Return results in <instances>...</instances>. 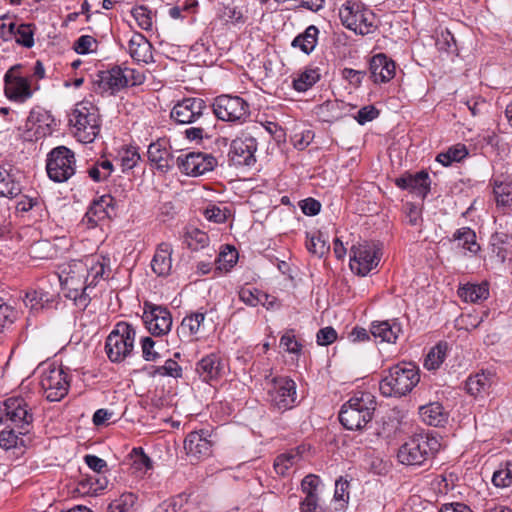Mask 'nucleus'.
<instances>
[{"label": "nucleus", "mask_w": 512, "mask_h": 512, "mask_svg": "<svg viewBox=\"0 0 512 512\" xmlns=\"http://www.w3.org/2000/svg\"><path fill=\"white\" fill-rule=\"evenodd\" d=\"M89 265L82 260H73L62 270L60 282L66 291L65 296L85 310L91 301L89 287Z\"/></svg>", "instance_id": "obj_1"}, {"label": "nucleus", "mask_w": 512, "mask_h": 512, "mask_svg": "<svg viewBox=\"0 0 512 512\" xmlns=\"http://www.w3.org/2000/svg\"><path fill=\"white\" fill-rule=\"evenodd\" d=\"M440 448L441 444L437 437L416 434L400 446L397 458L404 465L425 466L432 463Z\"/></svg>", "instance_id": "obj_2"}, {"label": "nucleus", "mask_w": 512, "mask_h": 512, "mask_svg": "<svg viewBox=\"0 0 512 512\" xmlns=\"http://www.w3.org/2000/svg\"><path fill=\"white\" fill-rule=\"evenodd\" d=\"M419 381L418 367L411 362H401L388 370L379 383V389L385 397H402L410 393Z\"/></svg>", "instance_id": "obj_3"}, {"label": "nucleus", "mask_w": 512, "mask_h": 512, "mask_svg": "<svg viewBox=\"0 0 512 512\" xmlns=\"http://www.w3.org/2000/svg\"><path fill=\"white\" fill-rule=\"evenodd\" d=\"M376 405L372 394L356 393L342 405L339 421L348 430H361L372 420Z\"/></svg>", "instance_id": "obj_4"}, {"label": "nucleus", "mask_w": 512, "mask_h": 512, "mask_svg": "<svg viewBox=\"0 0 512 512\" xmlns=\"http://www.w3.org/2000/svg\"><path fill=\"white\" fill-rule=\"evenodd\" d=\"M69 122L75 128V136L83 143L93 142L100 132L98 108L89 101L75 105Z\"/></svg>", "instance_id": "obj_5"}, {"label": "nucleus", "mask_w": 512, "mask_h": 512, "mask_svg": "<svg viewBox=\"0 0 512 512\" xmlns=\"http://www.w3.org/2000/svg\"><path fill=\"white\" fill-rule=\"evenodd\" d=\"M136 331L133 325L119 322L105 341V352L113 363H121L133 354Z\"/></svg>", "instance_id": "obj_6"}, {"label": "nucleus", "mask_w": 512, "mask_h": 512, "mask_svg": "<svg viewBox=\"0 0 512 512\" xmlns=\"http://www.w3.org/2000/svg\"><path fill=\"white\" fill-rule=\"evenodd\" d=\"M342 24L359 35H368L376 29V16L360 2L346 1L339 8Z\"/></svg>", "instance_id": "obj_7"}, {"label": "nucleus", "mask_w": 512, "mask_h": 512, "mask_svg": "<svg viewBox=\"0 0 512 512\" xmlns=\"http://www.w3.org/2000/svg\"><path fill=\"white\" fill-rule=\"evenodd\" d=\"M37 371L40 374L41 388L48 401H60L67 395L70 383L61 366L53 363H41Z\"/></svg>", "instance_id": "obj_8"}, {"label": "nucleus", "mask_w": 512, "mask_h": 512, "mask_svg": "<svg viewBox=\"0 0 512 512\" xmlns=\"http://www.w3.org/2000/svg\"><path fill=\"white\" fill-rule=\"evenodd\" d=\"M75 155L65 146L52 149L46 161V171L49 178L58 183L66 182L75 174Z\"/></svg>", "instance_id": "obj_9"}, {"label": "nucleus", "mask_w": 512, "mask_h": 512, "mask_svg": "<svg viewBox=\"0 0 512 512\" xmlns=\"http://www.w3.org/2000/svg\"><path fill=\"white\" fill-rule=\"evenodd\" d=\"M170 118L177 124L188 125L205 123L211 118L206 101L199 97H187L176 102L170 112Z\"/></svg>", "instance_id": "obj_10"}, {"label": "nucleus", "mask_w": 512, "mask_h": 512, "mask_svg": "<svg viewBox=\"0 0 512 512\" xmlns=\"http://www.w3.org/2000/svg\"><path fill=\"white\" fill-rule=\"evenodd\" d=\"M212 107L214 115L222 121L242 122L249 116V105L239 96L220 95Z\"/></svg>", "instance_id": "obj_11"}, {"label": "nucleus", "mask_w": 512, "mask_h": 512, "mask_svg": "<svg viewBox=\"0 0 512 512\" xmlns=\"http://www.w3.org/2000/svg\"><path fill=\"white\" fill-rule=\"evenodd\" d=\"M380 261V248L374 243L364 242L350 249V268L360 276H366Z\"/></svg>", "instance_id": "obj_12"}, {"label": "nucleus", "mask_w": 512, "mask_h": 512, "mask_svg": "<svg viewBox=\"0 0 512 512\" xmlns=\"http://www.w3.org/2000/svg\"><path fill=\"white\" fill-rule=\"evenodd\" d=\"M267 392L269 402L278 410L286 411L296 403V384L289 377L273 378Z\"/></svg>", "instance_id": "obj_13"}, {"label": "nucleus", "mask_w": 512, "mask_h": 512, "mask_svg": "<svg viewBox=\"0 0 512 512\" xmlns=\"http://www.w3.org/2000/svg\"><path fill=\"white\" fill-rule=\"evenodd\" d=\"M176 165L181 173L197 177L213 171L217 166V159L204 152L180 153L176 157Z\"/></svg>", "instance_id": "obj_14"}, {"label": "nucleus", "mask_w": 512, "mask_h": 512, "mask_svg": "<svg viewBox=\"0 0 512 512\" xmlns=\"http://www.w3.org/2000/svg\"><path fill=\"white\" fill-rule=\"evenodd\" d=\"M142 319L148 331L154 336L166 335L172 327L170 311L149 301L144 302Z\"/></svg>", "instance_id": "obj_15"}, {"label": "nucleus", "mask_w": 512, "mask_h": 512, "mask_svg": "<svg viewBox=\"0 0 512 512\" xmlns=\"http://www.w3.org/2000/svg\"><path fill=\"white\" fill-rule=\"evenodd\" d=\"M257 141L252 136L237 137L231 142L229 160L235 166H251L256 162Z\"/></svg>", "instance_id": "obj_16"}, {"label": "nucleus", "mask_w": 512, "mask_h": 512, "mask_svg": "<svg viewBox=\"0 0 512 512\" xmlns=\"http://www.w3.org/2000/svg\"><path fill=\"white\" fill-rule=\"evenodd\" d=\"M147 157L150 165L162 173L170 171L176 163L169 141L165 138H160L148 146Z\"/></svg>", "instance_id": "obj_17"}, {"label": "nucleus", "mask_w": 512, "mask_h": 512, "mask_svg": "<svg viewBox=\"0 0 512 512\" xmlns=\"http://www.w3.org/2000/svg\"><path fill=\"white\" fill-rule=\"evenodd\" d=\"M3 405L6 418L14 423L16 427L24 429L33 422L32 409L25 398L12 396L7 398Z\"/></svg>", "instance_id": "obj_18"}, {"label": "nucleus", "mask_w": 512, "mask_h": 512, "mask_svg": "<svg viewBox=\"0 0 512 512\" xmlns=\"http://www.w3.org/2000/svg\"><path fill=\"white\" fill-rule=\"evenodd\" d=\"M20 66L11 67L4 76L5 96L15 102L22 103L31 97L32 91L28 81L18 74Z\"/></svg>", "instance_id": "obj_19"}, {"label": "nucleus", "mask_w": 512, "mask_h": 512, "mask_svg": "<svg viewBox=\"0 0 512 512\" xmlns=\"http://www.w3.org/2000/svg\"><path fill=\"white\" fill-rule=\"evenodd\" d=\"M34 31L30 24H19L14 22H2V41L5 43L15 41L26 48L34 45Z\"/></svg>", "instance_id": "obj_20"}, {"label": "nucleus", "mask_w": 512, "mask_h": 512, "mask_svg": "<svg viewBox=\"0 0 512 512\" xmlns=\"http://www.w3.org/2000/svg\"><path fill=\"white\" fill-rule=\"evenodd\" d=\"M208 430L193 431L184 441L187 455L196 460L208 457L212 453V442L208 439Z\"/></svg>", "instance_id": "obj_21"}, {"label": "nucleus", "mask_w": 512, "mask_h": 512, "mask_svg": "<svg viewBox=\"0 0 512 512\" xmlns=\"http://www.w3.org/2000/svg\"><path fill=\"white\" fill-rule=\"evenodd\" d=\"M369 70L370 78L374 83H387L395 76L396 64L384 53H379L370 59Z\"/></svg>", "instance_id": "obj_22"}, {"label": "nucleus", "mask_w": 512, "mask_h": 512, "mask_svg": "<svg viewBox=\"0 0 512 512\" xmlns=\"http://www.w3.org/2000/svg\"><path fill=\"white\" fill-rule=\"evenodd\" d=\"M430 177L429 174L422 170L416 174H405L396 178L395 184L403 189L409 190L411 193L424 199L430 191Z\"/></svg>", "instance_id": "obj_23"}, {"label": "nucleus", "mask_w": 512, "mask_h": 512, "mask_svg": "<svg viewBox=\"0 0 512 512\" xmlns=\"http://www.w3.org/2000/svg\"><path fill=\"white\" fill-rule=\"evenodd\" d=\"M116 216V200L111 195H103L99 199L93 201L89 207L86 217L89 223L96 224L100 220L106 218L112 219Z\"/></svg>", "instance_id": "obj_24"}, {"label": "nucleus", "mask_w": 512, "mask_h": 512, "mask_svg": "<svg viewBox=\"0 0 512 512\" xmlns=\"http://www.w3.org/2000/svg\"><path fill=\"white\" fill-rule=\"evenodd\" d=\"M128 52L131 58L140 63H149L153 60L152 44L141 33H134L128 42Z\"/></svg>", "instance_id": "obj_25"}, {"label": "nucleus", "mask_w": 512, "mask_h": 512, "mask_svg": "<svg viewBox=\"0 0 512 512\" xmlns=\"http://www.w3.org/2000/svg\"><path fill=\"white\" fill-rule=\"evenodd\" d=\"M99 85L105 91H110L112 94L127 87V79L125 78L123 68L114 66L109 70L101 71L99 73Z\"/></svg>", "instance_id": "obj_26"}, {"label": "nucleus", "mask_w": 512, "mask_h": 512, "mask_svg": "<svg viewBox=\"0 0 512 512\" xmlns=\"http://www.w3.org/2000/svg\"><path fill=\"white\" fill-rule=\"evenodd\" d=\"M223 370L221 358L216 354L203 357L196 366V371L204 382L217 380Z\"/></svg>", "instance_id": "obj_27"}, {"label": "nucleus", "mask_w": 512, "mask_h": 512, "mask_svg": "<svg viewBox=\"0 0 512 512\" xmlns=\"http://www.w3.org/2000/svg\"><path fill=\"white\" fill-rule=\"evenodd\" d=\"M21 300V292L14 291L11 294L2 290V327L5 323L12 324L19 318Z\"/></svg>", "instance_id": "obj_28"}, {"label": "nucleus", "mask_w": 512, "mask_h": 512, "mask_svg": "<svg viewBox=\"0 0 512 512\" xmlns=\"http://www.w3.org/2000/svg\"><path fill=\"white\" fill-rule=\"evenodd\" d=\"M172 247L169 243L158 245L154 257L151 261V268L155 274L161 277L168 276L172 268Z\"/></svg>", "instance_id": "obj_29"}, {"label": "nucleus", "mask_w": 512, "mask_h": 512, "mask_svg": "<svg viewBox=\"0 0 512 512\" xmlns=\"http://www.w3.org/2000/svg\"><path fill=\"white\" fill-rule=\"evenodd\" d=\"M24 174L18 169H10L6 176H2V197L10 199L19 196L22 193V181Z\"/></svg>", "instance_id": "obj_30"}, {"label": "nucleus", "mask_w": 512, "mask_h": 512, "mask_svg": "<svg viewBox=\"0 0 512 512\" xmlns=\"http://www.w3.org/2000/svg\"><path fill=\"white\" fill-rule=\"evenodd\" d=\"M370 332L375 338H381L382 341L394 343L401 332V326L397 322L390 323L388 321L372 323Z\"/></svg>", "instance_id": "obj_31"}, {"label": "nucleus", "mask_w": 512, "mask_h": 512, "mask_svg": "<svg viewBox=\"0 0 512 512\" xmlns=\"http://www.w3.org/2000/svg\"><path fill=\"white\" fill-rule=\"evenodd\" d=\"M318 35L319 29L315 25H310L293 39L291 45L300 48L305 54H310L316 47Z\"/></svg>", "instance_id": "obj_32"}, {"label": "nucleus", "mask_w": 512, "mask_h": 512, "mask_svg": "<svg viewBox=\"0 0 512 512\" xmlns=\"http://www.w3.org/2000/svg\"><path fill=\"white\" fill-rule=\"evenodd\" d=\"M2 450L4 451L2 458H10V453L19 457L24 453L23 439L19 438L12 429L2 430Z\"/></svg>", "instance_id": "obj_33"}, {"label": "nucleus", "mask_w": 512, "mask_h": 512, "mask_svg": "<svg viewBox=\"0 0 512 512\" xmlns=\"http://www.w3.org/2000/svg\"><path fill=\"white\" fill-rule=\"evenodd\" d=\"M492 384V376L490 374L476 373L475 375H471L466 380V391L470 395L477 397L484 393H487Z\"/></svg>", "instance_id": "obj_34"}, {"label": "nucleus", "mask_w": 512, "mask_h": 512, "mask_svg": "<svg viewBox=\"0 0 512 512\" xmlns=\"http://www.w3.org/2000/svg\"><path fill=\"white\" fill-rule=\"evenodd\" d=\"M420 416L425 423L430 426H440L446 420L443 406L438 402L429 403L421 406L419 409Z\"/></svg>", "instance_id": "obj_35"}, {"label": "nucleus", "mask_w": 512, "mask_h": 512, "mask_svg": "<svg viewBox=\"0 0 512 512\" xmlns=\"http://www.w3.org/2000/svg\"><path fill=\"white\" fill-rule=\"evenodd\" d=\"M459 297L466 302H477L485 300L489 296V287L487 283L471 284L467 283L458 290Z\"/></svg>", "instance_id": "obj_36"}, {"label": "nucleus", "mask_w": 512, "mask_h": 512, "mask_svg": "<svg viewBox=\"0 0 512 512\" xmlns=\"http://www.w3.org/2000/svg\"><path fill=\"white\" fill-rule=\"evenodd\" d=\"M217 17L226 24L243 25L247 17L244 15L242 9L234 3L224 5L222 4L217 11Z\"/></svg>", "instance_id": "obj_37"}, {"label": "nucleus", "mask_w": 512, "mask_h": 512, "mask_svg": "<svg viewBox=\"0 0 512 512\" xmlns=\"http://www.w3.org/2000/svg\"><path fill=\"white\" fill-rule=\"evenodd\" d=\"M321 74L318 67L306 68L298 78L293 80V87L298 92H305L320 80Z\"/></svg>", "instance_id": "obj_38"}, {"label": "nucleus", "mask_w": 512, "mask_h": 512, "mask_svg": "<svg viewBox=\"0 0 512 512\" xmlns=\"http://www.w3.org/2000/svg\"><path fill=\"white\" fill-rule=\"evenodd\" d=\"M447 348L446 342H439L432 347L424 359V367L427 370H437L446 358Z\"/></svg>", "instance_id": "obj_39"}, {"label": "nucleus", "mask_w": 512, "mask_h": 512, "mask_svg": "<svg viewBox=\"0 0 512 512\" xmlns=\"http://www.w3.org/2000/svg\"><path fill=\"white\" fill-rule=\"evenodd\" d=\"M204 319L205 314L200 312L184 317L180 327L178 328L179 335L188 338L197 334Z\"/></svg>", "instance_id": "obj_40"}, {"label": "nucleus", "mask_w": 512, "mask_h": 512, "mask_svg": "<svg viewBox=\"0 0 512 512\" xmlns=\"http://www.w3.org/2000/svg\"><path fill=\"white\" fill-rule=\"evenodd\" d=\"M306 238V248L311 254L321 258L329 252L330 246L319 231L307 233Z\"/></svg>", "instance_id": "obj_41"}, {"label": "nucleus", "mask_w": 512, "mask_h": 512, "mask_svg": "<svg viewBox=\"0 0 512 512\" xmlns=\"http://www.w3.org/2000/svg\"><path fill=\"white\" fill-rule=\"evenodd\" d=\"M29 121L35 125V131L40 136L50 135L52 133L51 124L54 122V119L51 117L48 112H32L29 117Z\"/></svg>", "instance_id": "obj_42"}, {"label": "nucleus", "mask_w": 512, "mask_h": 512, "mask_svg": "<svg viewBox=\"0 0 512 512\" xmlns=\"http://www.w3.org/2000/svg\"><path fill=\"white\" fill-rule=\"evenodd\" d=\"M453 239L459 241V245L470 252L476 253L480 248L476 242L475 232L469 227L458 229L454 233Z\"/></svg>", "instance_id": "obj_43"}, {"label": "nucleus", "mask_w": 512, "mask_h": 512, "mask_svg": "<svg viewBox=\"0 0 512 512\" xmlns=\"http://www.w3.org/2000/svg\"><path fill=\"white\" fill-rule=\"evenodd\" d=\"M88 175L96 182L106 180L113 172V164L108 159H102L95 162L88 168Z\"/></svg>", "instance_id": "obj_44"}, {"label": "nucleus", "mask_w": 512, "mask_h": 512, "mask_svg": "<svg viewBox=\"0 0 512 512\" xmlns=\"http://www.w3.org/2000/svg\"><path fill=\"white\" fill-rule=\"evenodd\" d=\"M151 376H169L173 378H181L182 377V368L181 366L173 359H168L165 361L162 366H154L152 367V372H150Z\"/></svg>", "instance_id": "obj_45"}, {"label": "nucleus", "mask_w": 512, "mask_h": 512, "mask_svg": "<svg viewBox=\"0 0 512 512\" xmlns=\"http://www.w3.org/2000/svg\"><path fill=\"white\" fill-rule=\"evenodd\" d=\"M184 242L190 249L198 250L208 245L209 236L207 233L194 228L185 234Z\"/></svg>", "instance_id": "obj_46"}, {"label": "nucleus", "mask_w": 512, "mask_h": 512, "mask_svg": "<svg viewBox=\"0 0 512 512\" xmlns=\"http://www.w3.org/2000/svg\"><path fill=\"white\" fill-rule=\"evenodd\" d=\"M228 251H221L215 260L216 270L229 271L237 262L238 253L234 248L227 246Z\"/></svg>", "instance_id": "obj_47"}, {"label": "nucleus", "mask_w": 512, "mask_h": 512, "mask_svg": "<svg viewBox=\"0 0 512 512\" xmlns=\"http://www.w3.org/2000/svg\"><path fill=\"white\" fill-rule=\"evenodd\" d=\"M435 45L439 51L456 53L457 45L454 35L449 30H442L437 34Z\"/></svg>", "instance_id": "obj_48"}, {"label": "nucleus", "mask_w": 512, "mask_h": 512, "mask_svg": "<svg viewBox=\"0 0 512 512\" xmlns=\"http://www.w3.org/2000/svg\"><path fill=\"white\" fill-rule=\"evenodd\" d=\"M492 482L496 487L506 488L512 485L511 463L507 461L504 467L494 472Z\"/></svg>", "instance_id": "obj_49"}, {"label": "nucleus", "mask_w": 512, "mask_h": 512, "mask_svg": "<svg viewBox=\"0 0 512 512\" xmlns=\"http://www.w3.org/2000/svg\"><path fill=\"white\" fill-rule=\"evenodd\" d=\"M98 46L97 40L90 35L80 36L73 44V49L77 54H89L96 51Z\"/></svg>", "instance_id": "obj_50"}, {"label": "nucleus", "mask_w": 512, "mask_h": 512, "mask_svg": "<svg viewBox=\"0 0 512 512\" xmlns=\"http://www.w3.org/2000/svg\"><path fill=\"white\" fill-rule=\"evenodd\" d=\"M230 215V209L219 205H209L204 210V216L207 220L214 223H224Z\"/></svg>", "instance_id": "obj_51"}, {"label": "nucleus", "mask_w": 512, "mask_h": 512, "mask_svg": "<svg viewBox=\"0 0 512 512\" xmlns=\"http://www.w3.org/2000/svg\"><path fill=\"white\" fill-rule=\"evenodd\" d=\"M132 16L136 20L138 26L143 30H151L153 21L151 11L145 6H138L132 9Z\"/></svg>", "instance_id": "obj_52"}, {"label": "nucleus", "mask_w": 512, "mask_h": 512, "mask_svg": "<svg viewBox=\"0 0 512 512\" xmlns=\"http://www.w3.org/2000/svg\"><path fill=\"white\" fill-rule=\"evenodd\" d=\"M299 459L298 454L286 453L276 457L274 461V469L277 474L284 476L288 469L292 467Z\"/></svg>", "instance_id": "obj_53"}, {"label": "nucleus", "mask_w": 512, "mask_h": 512, "mask_svg": "<svg viewBox=\"0 0 512 512\" xmlns=\"http://www.w3.org/2000/svg\"><path fill=\"white\" fill-rule=\"evenodd\" d=\"M142 357L145 361L156 362L160 358L159 352L155 349L156 342L151 337H143L140 341Z\"/></svg>", "instance_id": "obj_54"}, {"label": "nucleus", "mask_w": 512, "mask_h": 512, "mask_svg": "<svg viewBox=\"0 0 512 512\" xmlns=\"http://www.w3.org/2000/svg\"><path fill=\"white\" fill-rule=\"evenodd\" d=\"M136 499L133 493L123 494L119 500L109 504L108 512H129Z\"/></svg>", "instance_id": "obj_55"}, {"label": "nucleus", "mask_w": 512, "mask_h": 512, "mask_svg": "<svg viewBox=\"0 0 512 512\" xmlns=\"http://www.w3.org/2000/svg\"><path fill=\"white\" fill-rule=\"evenodd\" d=\"M280 346L283 347L285 351L293 354H299L302 348V345L296 340L293 330H289L282 335Z\"/></svg>", "instance_id": "obj_56"}, {"label": "nucleus", "mask_w": 512, "mask_h": 512, "mask_svg": "<svg viewBox=\"0 0 512 512\" xmlns=\"http://www.w3.org/2000/svg\"><path fill=\"white\" fill-rule=\"evenodd\" d=\"M130 456L136 469L148 470L152 468L151 459L144 453L141 447L133 448Z\"/></svg>", "instance_id": "obj_57"}, {"label": "nucleus", "mask_w": 512, "mask_h": 512, "mask_svg": "<svg viewBox=\"0 0 512 512\" xmlns=\"http://www.w3.org/2000/svg\"><path fill=\"white\" fill-rule=\"evenodd\" d=\"M260 290L254 288L251 289L249 287H242L239 292V299L244 302L246 305L251 307H256L259 305L260 299L258 297Z\"/></svg>", "instance_id": "obj_58"}, {"label": "nucleus", "mask_w": 512, "mask_h": 512, "mask_svg": "<svg viewBox=\"0 0 512 512\" xmlns=\"http://www.w3.org/2000/svg\"><path fill=\"white\" fill-rule=\"evenodd\" d=\"M210 119L208 118L205 123L198 122L199 125L195 127H190L185 130V136L187 139L193 140H202L204 137H208V127L210 124Z\"/></svg>", "instance_id": "obj_59"}, {"label": "nucleus", "mask_w": 512, "mask_h": 512, "mask_svg": "<svg viewBox=\"0 0 512 512\" xmlns=\"http://www.w3.org/2000/svg\"><path fill=\"white\" fill-rule=\"evenodd\" d=\"M320 483V478L316 475L309 474L305 476L301 482V489L306 494L305 498L317 495V487Z\"/></svg>", "instance_id": "obj_60"}, {"label": "nucleus", "mask_w": 512, "mask_h": 512, "mask_svg": "<svg viewBox=\"0 0 512 512\" xmlns=\"http://www.w3.org/2000/svg\"><path fill=\"white\" fill-rule=\"evenodd\" d=\"M316 339L318 345L327 346L337 339V332L333 327L328 326L317 332Z\"/></svg>", "instance_id": "obj_61"}, {"label": "nucleus", "mask_w": 512, "mask_h": 512, "mask_svg": "<svg viewBox=\"0 0 512 512\" xmlns=\"http://www.w3.org/2000/svg\"><path fill=\"white\" fill-rule=\"evenodd\" d=\"M379 116V110L376 109L373 105H367L362 107L355 119L360 125H364L367 122H370L376 119Z\"/></svg>", "instance_id": "obj_62"}, {"label": "nucleus", "mask_w": 512, "mask_h": 512, "mask_svg": "<svg viewBox=\"0 0 512 512\" xmlns=\"http://www.w3.org/2000/svg\"><path fill=\"white\" fill-rule=\"evenodd\" d=\"M182 505L183 498L179 495L162 502L153 512H178Z\"/></svg>", "instance_id": "obj_63"}, {"label": "nucleus", "mask_w": 512, "mask_h": 512, "mask_svg": "<svg viewBox=\"0 0 512 512\" xmlns=\"http://www.w3.org/2000/svg\"><path fill=\"white\" fill-rule=\"evenodd\" d=\"M301 512H326L325 508L319 503L318 496H310L300 503Z\"/></svg>", "instance_id": "obj_64"}]
</instances>
